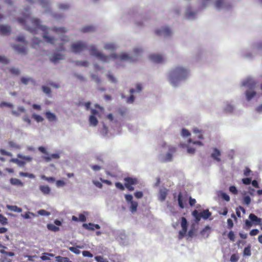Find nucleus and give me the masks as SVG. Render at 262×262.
Instances as JSON below:
<instances>
[{"label": "nucleus", "instance_id": "nucleus-30", "mask_svg": "<svg viewBox=\"0 0 262 262\" xmlns=\"http://www.w3.org/2000/svg\"><path fill=\"white\" fill-rule=\"evenodd\" d=\"M142 90V86L141 84L137 83L136 84V89L132 88L129 90V93L132 94L134 93H140Z\"/></svg>", "mask_w": 262, "mask_h": 262}, {"label": "nucleus", "instance_id": "nucleus-53", "mask_svg": "<svg viewBox=\"0 0 262 262\" xmlns=\"http://www.w3.org/2000/svg\"><path fill=\"white\" fill-rule=\"evenodd\" d=\"M0 62L3 64H8L9 63L10 60L5 56L0 55Z\"/></svg>", "mask_w": 262, "mask_h": 262}, {"label": "nucleus", "instance_id": "nucleus-51", "mask_svg": "<svg viewBox=\"0 0 262 262\" xmlns=\"http://www.w3.org/2000/svg\"><path fill=\"white\" fill-rule=\"evenodd\" d=\"M82 226L85 229H86L87 230H92V231L94 230V227L93 223H89V224L85 223V224H83Z\"/></svg>", "mask_w": 262, "mask_h": 262}, {"label": "nucleus", "instance_id": "nucleus-22", "mask_svg": "<svg viewBox=\"0 0 262 262\" xmlns=\"http://www.w3.org/2000/svg\"><path fill=\"white\" fill-rule=\"evenodd\" d=\"M20 81L23 84H24L25 85L28 84L30 82H31L34 85H35V84H36L35 80L30 77H21L20 78Z\"/></svg>", "mask_w": 262, "mask_h": 262}, {"label": "nucleus", "instance_id": "nucleus-16", "mask_svg": "<svg viewBox=\"0 0 262 262\" xmlns=\"http://www.w3.org/2000/svg\"><path fill=\"white\" fill-rule=\"evenodd\" d=\"M64 59V55L60 53H55L50 57V61L54 64H57L60 60Z\"/></svg>", "mask_w": 262, "mask_h": 262}, {"label": "nucleus", "instance_id": "nucleus-33", "mask_svg": "<svg viewBox=\"0 0 262 262\" xmlns=\"http://www.w3.org/2000/svg\"><path fill=\"white\" fill-rule=\"evenodd\" d=\"M6 207L9 210L14 212L20 213L22 211V209L21 208L15 205H7Z\"/></svg>", "mask_w": 262, "mask_h": 262}, {"label": "nucleus", "instance_id": "nucleus-60", "mask_svg": "<svg viewBox=\"0 0 262 262\" xmlns=\"http://www.w3.org/2000/svg\"><path fill=\"white\" fill-rule=\"evenodd\" d=\"M3 106H8L10 108H12L13 107V104L10 102H2L0 103V107H3Z\"/></svg>", "mask_w": 262, "mask_h": 262}, {"label": "nucleus", "instance_id": "nucleus-64", "mask_svg": "<svg viewBox=\"0 0 262 262\" xmlns=\"http://www.w3.org/2000/svg\"><path fill=\"white\" fill-rule=\"evenodd\" d=\"M238 258L239 257L236 254H233L230 257V261L231 262H236L238 260Z\"/></svg>", "mask_w": 262, "mask_h": 262}, {"label": "nucleus", "instance_id": "nucleus-34", "mask_svg": "<svg viewBox=\"0 0 262 262\" xmlns=\"http://www.w3.org/2000/svg\"><path fill=\"white\" fill-rule=\"evenodd\" d=\"M210 229V227L209 226H206L205 228H204L201 231V234L206 238H207L209 235V230Z\"/></svg>", "mask_w": 262, "mask_h": 262}, {"label": "nucleus", "instance_id": "nucleus-63", "mask_svg": "<svg viewBox=\"0 0 262 262\" xmlns=\"http://www.w3.org/2000/svg\"><path fill=\"white\" fill-rule=\"evenodd\" d=\"M91 78L97 83H99L101 82L100 79L98 77V76L96 74H91Z\"/></svg>", "mask_w": 262, "mask_h": 262}, {"label": "nucleus", "instance_id": "nucleus-41", "mask_svg": "<svg viewBox=\"0 0 262 262\" xmlns=\"http://www.w3.org/2000/svg\"><path fill=\"white\" fill-rule=\"evenodd\" d=\"M57 262H72L68 257L57 256L55 257Z\"/></svg>", "mask_w": 262, "mask_h": 262}, {"label": "nucleus", "instance_id": "nucleus-27", "mask_svg": "<svg viewBox=\"0 0 262 262\" xmlns=\"http://www.w3.org/2000/svg\"><path fill=\"white\" fill-rule=\"evenodd\" d=\"M39 3L42 8L45 9V11L46 12H48L49 10V0H39Z\"/></svg>", "mask_w": 262, "mask_h": 262}, {"label": "nucleus", "instance_id": "nucleus-57", "mask_svg": "<svg viewBox=\"0 0 262 262\" xmlns=\"http://www.w3.org/2000/svg\"><path fill=\"white\" fill-rule=\"evenodd\" d=\"M8 144H9V146L12 148H14L16 149H20V146L19 145L16 144V143H15L13 141H9Z\"/></svg>", "mask_w": 262, "mask_h": 262}, {"label": "nucleus", "instance_id": "nucleus-56", "mask_svg": "<svg viewBox=\"0 0 262 262\" xmlns=\"http://www.w3.org/2000/svg\"><path fill=\"white\" fill-rule=\"evenodd\" d=\"M95 259L97 262H108L106 258H103L101 256H96L95 257Z\"/></svg>", "mask_w": 262, "mask_h": 262}, {"label": "nucleus", "instance_id": "nucleus-21", "mask_svg": "<svg viewBox=\"0 0 262 262\" xmlns=\"http://www.w3.org/2000/svg\"><path fill=\"white\" fill-rule=\"evenodd\" d=\"M249 220L254 224L256 225H260L261 223V219L258 217L254 213H250L249 215Z\"/></svg>", "mask_w": 262, "mask_h": 262}, {"label": "nucleus", "instance_id": "nucleus-31", "mask_svg": "<svg viewBox=\"0 0 262 262\" xmlns=\"http://www.w3.org/2000/svg\"><path fill=\"white\" fill-rule=\"evenodd\" d=\"M178 201L179 206L181 208H184V203H185L186 201L184 200L182 194L181 193H179L178 196Z\"/></svg>", "mask_w": 262, "mask_h": 262}, {"label": "nucleus", "instance_id": "nucleus-45", "mask_svg": "<svg viewBox=\"0 0 262 262\" xmlns=\"http://www.w3.org/2000/svg\"><path fill=\"white\" fill-rule=\"evenodd\" d=\"M47 228L48 230L54 232H57L59 230V228L58 227L52 224H48L47 225Z\"/></svg>", "mask_w": 262, "mask_h": 262}, {"label": "nucleus", "instance_id": "nucleus-1", "mask_svg": "<svg viewBox=\"0 0 262 262\" xmlns=\"http://www.w3.org/2000/svg\"><path fill=\"white\" fill-rule=\"evenodd\" d=\"M30 8L25 7L23 12L24 17L18 18L17 21L25 27V30L33 34H38V30H40L43 32L42 37L46 41L51 45L54 44L55 38L49 35L48 31L50 30V28L46 25H42L40 19L30 17Z\"/></svg>", "mask_w": 262, "mask_h": 262}, {"label": "nucleus", "instance_id": "nucleus-52", "mask_svg": "<svg viewBox=\"0 0 262 262\" xmlns=\"http://www.w3.org/2000/svg\"><path fill=\"white\" fill-rule=\"evenodd\" d=\"M78 248H81L80 246H77V247H70L69 248V249L72 252L75 254H79L80 253V251L78 249Z\"/></svg>", "mask_w": 262, "mask_h": 262}, {"label": "nucleus", "instance_id": "nucleus-2", "mask_svg": "<svg viewBox=\"0 0 262 262\" xmlns=\"http://www.w3.org/2000/svg\"><path fill=\"white\" fill-rule=\"evenodd\" d=\"M90 51L91 55L97 57L99 61L103 63H109L113 59L116 62L118 61L135 62L137 60L138 57L141 56L143 52L141 48L137 47L134 49L133 55H129L126 53H122L120 54L113 53L110 56H108L98 51L94 46L90 47Z\"/></svg>", "mask_w": 262, "mask_h": 262}, {"label": "nucleus", "instance_id": "nucleus-62", "mask_svg": "<svg viewBox=\"0 0 262 262\" xmlns=\"http://www.w3.org/2000/svg\"><path fill=\"white\" fill-rule=\"evenodd\" d=\"M172 12L173 13L174 16H177L180 14L181 10L179 7H175L172 10Z\"/></svg>", "mask_w": 262, "mask_h": 262}, {"label": "nucleus", "instance_id": "nucleus-20", "mask_svg": "<svg viewBox=\"0 0 262 262\" xmlns=\"http://www.w3.org/2000/svg\"><path fill=\"white\" fill-rule=\"evenodd\" d=\"M46 118L49 122H56L57 120V118L55 114L50 111H47L45 113Z\"/></svg>", "mask_w": 262, "mask_h": 262}, {"label": "nucleus", "instance_id": "nucleus-58", "mask_svg": "<svg viewBox=\"0 0 262 262\" xmlns=\"http://www.w3.org/2000/svg\"><path fill=\"white\" fill-rule=\"evenodd\" d=\"M135 101V97L133 95H130L126 98V102L129 104H133Z\"/></svg>", "mask_w": 262, "mask_h": 262}, {"label": "nucleus", "instance_id": "nucleus-61", "mask_svg": "<svg viewBox=\"0 0 262 262\" xmlns=\"http://www.w3.org/2000/svg\"><path fill=\"white\" fill-rule=\"evenodd\" d=\"M32 41L34 46L35 45H39L41 42V39L38 37H34Z\"/></svg>", "mask_w": 262, "mask_h": 262}, {"label": "nucleus", "instance_id": "nucleus-3", "mask_svg": "<svg viewBox=\"0 0 262 262\" xmlns=\"http://www.w3.org/2000/svg\"><path fill=\"white\" fill-rule=\"evenodd\" d=\"M190 75V70L183 66H177L172 68L168 74V80L174 88L178 87L181 82L186 80Z\"/></svg>", "mask_w": 262, "mask_h": 262}, {"label": "nucleus", "instance_id": "nucleus-59", "mask_svg": "<svg viewBox=\"0 0 262 262\" xmlns=\"http://www.w3.org/2000/svg\"><path fill=\"white\" fill-rule=\"evenodd\" d=\"M0 223L2 225H6L8 224L7 219L1 214H0Z\"/></svg>", "mask_w": 262, "mask_h": 262}, {"label": "nucleus", "instance_id": "nucleus-26", "mask_svg": "<svg viewBox=\"0 0 262 262\" xmlns=\"http://www.w3.org/2000/svg\"><path fill=\"white\" fill-rule=\"evenodd\" d=\"M245 95L246 100L250 101L256 95V92L254 90H248L245 92Z\"/></svg>", "mask_w": 262, "mask_h": 262}, {"label": "nucleus", "instance_id": "nucleus-43", "mask_svg": "<svg viewBox=\"0 0 262 262\" xmlns=\"http://www.w3.org/2000/svg\"><path fill=\"white\" fill-rule=\"evenodd\" d=\"M188 222L186 219L184 217L181 218V227L183 230H187Z\"/></svg>", "mask_w": 262, "mask_h": 262}, {"label": "nucleus", "instance_id": "nucleus-44", "mask_svg": "<svg viewBox=\"0 0 262 262\" xmlns=\"http://www.w3.org/2000/svg\"><path fill=\"white\" fill-rule=\"evenodd\" d=\"M74 63L77 66L88 67L89 66V62L86 60H77L74 61Z\"/></svg>", "mask_w": 262, "mask_h": 262}, {"label": "nucleus", "instance_id": "nucleus-18", "mask_svg": "<svg viewBox=\"0 0 262 262\" xmlns=\"http://www.w3.org/2000/svg\"><path fill=\"white\" fill-rule=\"evenodd\" d=\"M11 32V27L8 25H0V33L2 35H6L9 34Z\"/></svg>", "mask_w": 262, "mask_h": 262}, {"label": "nucleus", "instance_id": "nucleus-55", "mask_svg": "<svg viewBox=\"0 0 262 262\" xmlns=\"http://www.w3.org/2000/svg\"><path fill=\"white\" fill-rule=\"evenodd\" d=\"M39 215L41 216H49L50 215V213L44 209H40L37 211Z\"/></svg>", "mask_w": 262, "mask_h": 262}, {"label": "nucleus", "instance_id": "nucleus-49", "mask_svg": "<svg viewBox=\"0 0 262 262\" xmlns=\"http://www.w3.org/2000/svg\"><path fill=\"white\" fill-rule=\"evenodd\" d=\"M219 195H220L224 200H225L227 202H229L230 201V196L226 192H224L223 191H221L220 192Z\"/></svg>", "mask_w": 262, "mask_h": 262}, {"label": "nucleus", "instance_id": "nucleus-28", "mask_svg": "<svg viewBox=\"0 0 262 262\" xmlns=\"http://www.w3.org/2000/svg\"><path fill=\"white\" fill-rule=\"evenodd\" d=\"M124 180L125 182V184H128V185H135L138 182L137 179L135 178L126 177L124 178Z\"/></svg>", "mask_w": 262, "mask_h": 262}, {"label": "nucleus", "instance_id": "nucleus-11", "mask_svg": "<svg viewBox=\"0 0 262 262\" xmlns=\"http://www.w3.org/2000/svg\"><path fill=\"white\" fill-rule=\"evenodd\" d=\"M126 237V235L124 231L118 232L116 235V239L123 245H126L127 244Z\"/></svg>", "mask_w": 262, "mask_h": 262}, {"label": "nucleus", "instance_id": "nucleus-48", "mask_svg": "<svg viewBox=\"0 0 262 262\" xmlns=\"http://www.w3.org/2000/svg\"><path fill=\"white\" fill-rule=\"evenodd\" d=\"M32 117L34 118V119L37 122H42L44 120L43 117H42L41 116L37 115L36 114H32Z\"/></svg>", "mask_w": 262, "mask_h": 262}, {"label": "nucleus", "instance_id": "nucleus-39", "mask_svg": "<svg viewBox=\"0 0 262 262\" xmlns=\"http://www.w3.org/2000/svg\"><path fill=\"white\" fill-rule=\"evenodd\" d=\"M251 246L250 244H248L247 247H246L243 251L244 256H250L251 255Z\"/></svg>", "mask_w": 262, "mask_h": 262}, {"label": "nucleus", "instance_id": "nucleus-35", "mask_svg": "<svg viewBox=\"0 0 262 262\" xmlns=\"http://www.w3.org/2000/svg\"><path fill=\"white\" fill-rule=\"evenodd\" d=\"M192 215L194 217L196 223H198L202 218L201 212H199L196 210H194L192 211Z\"/></svg>", "mask_w": 262, "mask_h": 262}, {"label": "nucleus", "instance_id": "nucleus-4", "mask_svg": "<svg viewBox=\"0 0 262 262\" xmlns=\"http://www.w3.org/2000/svg\"><path fill=\"white\" fill-rule=\"evenodd\" d=\"M141 10L138 8L130 9L127 12H124L121 17L123 22L132 21L138 28L144 27L145 20L141 13Z\"/></svg>", "mask_w": 262, "mask_h": 262}, {"label": "nucleus", "instance_id": "nucleus-6", "mask_svg": "<svg viewBox=\"0 0 262 262\" xmlns=\"http://www.w3.org/2000/svg\"><path fill=\"white\" fill-rule=\"evenodd\" d=\"M261 50H262V41L257 42L253 45L251 47V51L245 53H243L242 56L247 59L252 60L254 55L256 54V51Z\"/></svg>", "mask_w": 262, "mask_h": 262}, {"label": "nucleus", "instance_id": "nucleus-13", "mask_svg": "<svg viewBox=\"0 0 262 262\" xmlns=\"http://www.w3.org/2000/svg\"><path fill=\"white\" fill-rule=\"evenodd\" d=\"M221 156V151L216 147L213 148L212 152L210 155L211 158L213 159L214 160H215L216 162H220L221 161V159L220 158Z\"/></svg>", "mask_w": 262, "mask_h": 262}, {"label": "nucleus", "instance_id": "nucleus-19", "mask_svg": "<svg viewBox=\"0 0 262 262\" xmlns=\"http://www.w3.org/2000/svg\"><path fill=\"white\" fill-rule=\"evenodd\" d=\"M50 30L55 32L58 35H61L62 34L65 33L67 32V29L64 27H53L52 28H50Z\"/></svg>", "mask_w": 262, "mask_h": 262}, {"label": "nucleus", "instance_id": "nucleus-12", "mask_svg": "<svg viewBox=\"0 0 262 262\" xmlns=\"http://www.w3.org/2000/svg\"><path fill=\"white\" fill-rule=\"evenodd\" d=\"M242 85L250 89H253L255 88L256 82L253 78L248 77L243 81Z\"/></svg>", "mask_w": 262, "mask_h": 262}, {"label": "nucleus", "instance_id": "nucleus-36", "mask_svg": "<svg viewBox=\"0 0 262 262\" xmlns=\"http://www.w3.org/2000/svg\"><path fill=\"white\" fill-rule=\"evenodd\" d=\"M90 124L93 126H96L98 124V120L96 116L90 115L89 117Z\"/></svg>", "mask_w": 262, "mask_h": 262}, {"label": "nucleus", "instance_id": "nucleus-37", "mask_svg": "<svg viewBox=\"0 0 262 262\" xmlns=\"http://www.w3.org/2000/svg\"><path fill=\"white\" fill-rule=\"evenodd\" d=\"M10 162L17 164L20 167H24L26 164V162L23 161L19 160L16 158H12Z\"/></svg>", "mask_w": 262, "mask_h": 262}, {"label": "nucleus", "instance_id": "nucleus-32", "mask_svg": "<svg viewBox=\"0 0 262 262\" xmlns=\"http://www.w3.org/2000/svg\"><path fill=\"white\" fill-rule=\"evenodd\" d=\"M39 189L45 195L49 194L51 192V188L48 186L40 185Z\"/></svg>", "mask_w": 262, "mask_h": 262}, {"label": "nucleus", "instance_id": "nucleus-47", "mask_svg": "<svg viewBox=\"0 0 262 262\" xmlns=\"http://www.w3.org/2000/svg\"><path fill=\"white\" fill-rule=\"evenodd\" d=\"M10 72L14 75L17 76L20 74V70L18 68L12 67L10 69Z\"/></svg>", "mask_w": 262, "mask_h": 262}, {"label": "nucleus", "instance_id": "nucleus-46", "mask_svg": "<svg viewBox=\"0 0 262 262\" xmlns=\"http://www.w3.org/2000/svg\"><path fill=\"white\" fill-rule=\"evenodd\" d=\"M19 176L24 177H28L31 179H34L35 178V175L33 173H30L28 172H19Z\"/></svg>", "mask_w": 262, "mask_h": 262}, {"label": "nucleus", "instance_id": "nucleus-17", "mask_svg": "<svg viewBox=\"0 0 262 262\" xmlns=\"http://www.w3.org/2000/svg\"><path fill=\"white\" fill-rule=\"evenodd\" d=\"M224 111L227 113H231L234 110V106L232 102H226L223 106Z\"/></svg>", "mask_w": 262, "mask_h": 262}, {"label": "nucleus", "instance_id": "nucleus-38", "mask_svg": "<svg viewBox=\"0 0 262 262\" xmlns=\"http://www.w3.org/2000/svg\"><path fill=\"white\" fill-rule=\"evenodd\" d=\"M201 213L202 218L204 220L208 219L211 215V212L209 211L208 209L204 210Z\"/></svg>", "mask_w": 262, "mask_h": 262}, {"label": "nucleus", "instance_id": "nucleus-29", "mask_svg": "<svg viewBox=\"0 0 262 262\" xmlns=\"http://www.w3.org/2000/svg\"><path fill=\"white\" fill-rule=\"evenodd\" d=\"M10 183L13 186H24V183L20 180L16 178H11L10 180Z\"/></svg>", "mask_w": 262, "mask_h": 262}, {"label": "nucleus", "instance_id": "nucleus-42", "mask_svg": "<svg viewBox=\"0 0 262 262\" xmlns=\"http://www.w3.org/2000/svg\"><path fill=\"white\" fill-rule=\"evenodd\" d=\"M31 215L33 216H36L37 215L32 212H26L24 214H21L20 216L25 219H30L31 218Z\"/></svg>", "mask_w": 262, "mask_h": 262}, {"label": "nucleus", "instance_id": "nucleus-23", "mask_svg": "<svg viewBox=\"0 0 262 262\" xmlns=\"http://www.w3.org/2000/svg\"><path fill=\"white\" fill-rule=\"evenodd\" d=\"M13 49L19 54H26V48L25 47L19 45H14Z\"/></svg>", "mask_w": 262, "mask_h": 262}, {"label": "nucleus", "instance_id": "nucleus-50", "mask_svg": "<svg viewBox=\"0 0 262 262\" xmlns=\"http://www.w3.org/2000/svg\"><path fill=\"white\" fill-rule=\"evenodd\" d=\"M94 30V28L91 26H85L82 28L81 31L84 33L89 32L93 31Z\"/></svg>", "mask_w": 262, "mask_h": 262}, {"label": "nucleus", "instance_id": "nucleus-8", "mask_svg": "<svg viewBox=\"0 0 262 262\" xmlns=\"http://www.w3.org/2000/svg\"><path fill=\"white\" fill-rule=\"evenodd\" d=\"M214 7L217 11H228L231 6L228 0H215Z\"/></svg>", "mask_w": 262, "mask_h": 262}, {"label": "nucleus", "instance_id": "nucleus-15", "mask_svg": "<svg viewBox=\"0 0 262 262\" xmlns=\"http://www.w3.org/2000/svg\"><path fill=\"white\" fill-rule=\"evenodd\" d=\"M168 189L166 188H161L159 190V193L158 195V200L161 202H164L168 194Z\"/></svg>", "mask_w": 262, "mask_h": 262}, {"label": "nucleus", "instance_id": "nucleus-7", "mask_svg": "<svg viewBox=\"0 0 262 262\" xmlns=\"http://www.w3.org/2000/svg\"><path fill=\"white\" fill-rule=\"evenodd\" d=\"M162 146L163 147H167L168 151L164 156L162 157L161 161L163 162L171 161L172 160V155L176 152V147L171 145H167V143L165 142L162 143Z\"/></svg>", "mask_w": 262, "mask_h": 262}, {"label": "nucleus", "instance_id": "nucleus-40", "mask_svg": "<svg viewBox=\"0 0 262 262\" xmlns=\"http://www.w3.org/2000/svg\"><path fill=\"white\" fill-rule=\"evenodd\" d=\"M138 206V202L136 201L131 202L130 210L132 213H134L137 211V207Z\"/></svg>", "mask_w": 262, "mask_h": 262}, {"label": "nucleus", "instance_id": "nucleus-14", "mask_svg": "<svg viewBox=\"0 0 262 262\" xmlns=\"http://www.w3.org/2000/svg\"><path fill=\"white\" fill-rule=\"evenodd\" d=\"M150 59L157 63H162L164 61V57L163 55L158 54H153L150 55Z\"/></svg>", "mask_w": 262, "mask_h": 262}, {"label": "nucleus", "instance_id": "nucleus-54", "mask_svg": "<svg viewBox=\"0 0 262 262\" xmlns=\"http://www.w3.org/2000/svg\"><path fill=\"white\" fill-rule=\"evenodd\" d=\"M181 136L183 137H187L190 135V132L186 128H183L181 130Z\"/></svg>", "mask_w": 262, "mask_h": 262}, {"label": "nucleus", "instance_id": "nucleus-25", "mask_svg": "<svg viewBox=\"0 0 262 262\" xmlns=\"http://www.w3.org/2000/svg\"><path fill=\"white\" fill-rule=\"evenodd\" d=\"M17 111L16 110H12L11 114L13 116L15 117H19L20 116V112H25L26 111V109L24 106L19 105L17 107Z\"/></svg>", "mask_w": 262, "mask_h": 262}, {"label": "nucleus", "instance_id": "nucleus-5", "mask_svg": "<svg viewBox=\"0 0 262 262\" xmlns=\"http://www.w3.org/2000/svg\"><path fill=\"white\" fill-rule=\"evenodd\" d=\"M92 46H94L96 47V46L94 45H91L88 47V44L85 41L79 40L75 43H73L71 45V49L73 52H74L75 54L79 53L80 52L88 49L90 52V55L92 56L95 57V56L91 55V52L90 51V47H91ZM96 58L98 59L97 57Z\"/></svg>", "mask_w": 262, "mask_h": 262}, {"label": "nucleus", "instance_id": "nucleus-10", "mask_svg": "<svg viewBox=\"0 0 262 262\" xmlns=\"http://www.w3.org/2000/svg\"><path fill=\"white\" fill-rule=\"evenodd\" d=\"M196 11H193L190 5L187 6L185 12V16L187 19L192 20L196 17Z\"/></svg>", "mask_w": 262, "mask_h": 262}, {"label": "nucleus", "instance_id": "nucleus-9", "mask_svg": "<svg viewBox=\"0 0 262 262\" xmlns=\"http://www.w3.org/2000/svg\"><path fill=\"white\" fill-rule=\"evenodd\" d=\"M156 34L159 36L167 37L171 36L172 34L171 29L168 26L162 27L156 30Z\"/></svg>", "mask_w": 262, "mask_h": 262}, {"label": "nucleus", "instance_id": "nucleus-24", "mask_svg": "<svg viewBox=\"0 0 262 262\" xmlns=\"http://www.w3.org/2000/svg\"><path fill=\"white\" fill-rule=\"evenodd\" d=\"M103 48L105 50L114 51L116 50L117 47L113 42H106L104 43Z\"/></svg>", "mask_w": 262, "mask_h": 262}]
</instances>
